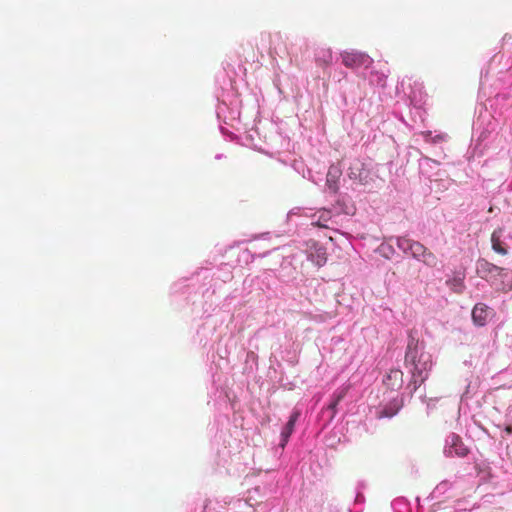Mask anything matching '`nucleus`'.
<instances>
[{
	"instance_id": "nucleus-7",
	"label": "nucleus",
	"mask_w": 512,
	"mask_h": 512,
	"mask_svg": "<svg viewBox=\"0 0 512 512\" xmlns=\"http://www.w3.org/2000/svg\"><path fill=\"white\" fill-rule=\"evenodd\" d=\"M383 382L391 390L399 389L403 383V372L399 369H391Z\"/></svg>"
},
{
	"instance_id": "nucleus-1",
	"label": "nucleus",
	"mask_w": 512,
	"mask_h": 512,
	"mask_svg": "<svg viewBox=\"0 0 512 512\" xmlns=\"http://www.w3.org/2000/svg\"><path fill=\"white\" fill-rule=\"evenodd\" d=\"M405 362L411 366V372L415 384H422L428 377V372L432 367L431 356L428 353L419 351L417 344L408 345L405 355Z\"/></svg>"
},
{
	"instance_id": "nucleus-10",
	"label": "nucleus",
	"mask_w": 512,
	"mask_h": 512,
	"mask_svg": "<svg viewBox=\"0 0 512 512\" xmlns=\"http://www.w3.org/2000/svg\"><path fill=\"white\" fill-rule=\"evenodd\" d=\"M348 390H349V386H343V387L337 389L333 393L332 401L327 407V409L329 411H331V416H330L331 419H333L335 417V415L337 413V405L339 404L340 401H342L345 398V396L348 393Z\"/></svg>"
},
{
	"instance_id": "nucleus-5",
	"label": "nucleus",
	"mask_w": 512,
	"mask_h": 512,
	"mask_svg": "<svg viewBox=\"0 0 512 512\" xmlns=\"http://www.w3.org/2000/svg\"><path fill=\"white\" fill-rule=\"evenodd\" d=\"M477 273L482 278H489L506 275V270L486 260H479L477 263Z\"/></svg>"
},
{
	"instance_id": "nucleus-14",
	"label": "nucleus",
	"mask_w": 512,
	"mask_h": 512,
	"mask_svg": "<svg viewBox=\"0 0 512 512\" xmlns=\"http://www.w3.org/2000/svg\"><path fill=\"white\" fill-rule=\"evenodd\" d=\"M331 59H332V54H331V52L328 50V51L326 52V54L324 55V57H323V62H324L325 64H328V63H330Z\"/></svg>"
},
{
	"instance_id": "nucleus-6",
	"label": "nucleus",
	"mask_w": 512,
	"mask_h": 512,
	"mask_svg": "<svg viewBox=\"0 0 512 512\" xmlns=\"http://www.w3.org/2000/svg\"><path fill=\"white\" fill-rule=\"evenodd\" d=\"M490 315V309L483 303H478L472 310V320L477 326L486 325Z\"/></svg>"
},
{
	"instance_id": "nucleus-12",
	"label": "nucleus",
	"mask_w": 512,
	"mask_h": 512,
	"mask_svg": "<svg viewBox=\"0 0 512 512\" xmlns=\"http://www.w3.org/2000/svg\"><path fill=\"white\" fill-rule=\"evenodd\" d=\"M400 407L401 404L397 400H394L389 405H387L382 411L379 412L378 417H393L394 415H396Z\"/></svg>"
},
{
	"instance_id": "nucleus-4",
	"label": "nucleus",
	"mask_w": 512,
	"mask_h": 512,
	"mask_svg": "<svg viewBox=\"0 0 512 512\" xmlns=\"http://www.w3.org/2000/svg\"><path fill=\"white\" fill-rule=\"evenodd\" d=\"M446 453L449 456L464 457L468 454V448L464 445L461 438L452 433L447 439Z\"/></svg>"
},
{
	"instance_id": "nucleus-8",
	"label": "nucleus",
	"mask_w": 512,
	"mask_h": 512,
	"mask_svg": "<svg viewBox=\"0 0 512 512\" xmlns=\"http://www.w3.org/2000/svg\"><path fill=\"white\" fill-rule=\"evenodd\" d=\"M299 416H300V411H298V410L293 411V413L290 415V418H289L288 422L286 423L284 429L282 430L281 444H280L282 448L285 447V445L287 444V442L289 440V437L293 433L295 423L297 422Z\"/></svg>"
},
{
	"instance_id": "nucleus-13",
	"label": "nucleus",
	"mask_w": 512,
	"mask_h": 512,
	"mask_svg": "<svg viewBox=\"0 0 512 512\" xmlns=\"http://www.w3.org/2000/svg\"><path fill=\"white\" fill-rule=\"evenodd\" d=\"M330 219V213L328 211H324L320 216L317 222H313V225H316L318 227H324L327 228L328 225L326 222Z\"/></svg>"
},
{
	"instance_id": "nucleus-2",
	"label": "nucleus",
	"mask_w": 512,
	"mask_h": 512,
	"mask_svg": "<svg viewBox=\"0 0 512 512\" xmlns=\"http://www.w3.org/2000/svg\"><path fill=\"white\" fill-rule=\"evenodd\" d=\"M396 245L403 253L411 255L428 267H436L438 264L437 256L418 241L402 236L396 238Z\"/></svg>"
},
{
	"instance_id": "nucleus-9",
	"label": "nucleus",
	"mask_w": 512,
	"mask_h": 512,
	"mask_svg": "<svg viewBox=\"0 0 512 512\" xmlns=\"http://www.w3.org/2000/svg\"><path fill=\"white\" fill-rule=\"evenodd\" d=\"M502 234H503L502 228H498V229L494 230L491 235V244H492V249L496 253L505 256L508 254V248L501 241Z\"/></svg>"
},
{
	"instance_id": "nucleus-3",
	"label": "nucleus",
	"mask_w": 512,
	"mask_h": 512,
	"mask_svg": "<svg viewBox=\"0 0 512 512\" xmlns=\"http://www.w3.org/2000/svg\"><path fill=\"white\" fill-rule=\"evenodd\" d=\"M340 56L343 65L350 69L369 68L373 62L368 54L356 50L344 51Z\"/></svg>"
},
{
	"instance_id": "nucleus-11",
	"label": "nucleus",
	"mask_w": 512,
	"mask_h": 512,
	"mask_svg": "<svg viewBox=\"0 0 512 512\" xmlns=\"http://www.w3.org/2000/svg\"><path fill=\"white\" fill-rule=\"evenodd\" d=\"M309 260L318 267H322L327 262V253L324 247H315L309 255Z\"/></svg>"
},
{
	"instance_id": "nucleus-15",
	"label": "nucleus",
	"mask_w": 512,
	"mask_h": 512,
	"mask_svg": "<svg viewBox=\"0 0 512 512\" xmlns=\"http://www.w3.org/2000/svg\"><path fill=\"white\" fill-rule=\"evenodd\" d=\"M504 431L506 434H511L512 433V425L506 426Z\"/></svg>"
}]
</instances>
